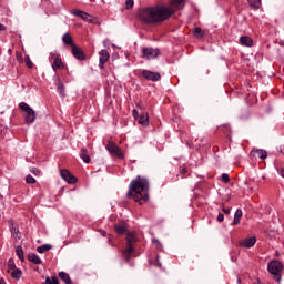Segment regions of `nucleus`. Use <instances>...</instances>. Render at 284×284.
I'll return each instance as SVG.
<instances>
[{"label":"nucleus","mask_w":284,"mask_h":284,"mask_svg":"<svg viewBox=\"0 0 284 284\" xmlns=\"http://www.w3.org/2000/svg\"><path fill=\"white\" fill-rule=\"evenodd\" d=\"M71 52H72V55L74 57V59H77L78 61H85V53L77 44L71 47Z\"/></svg>","instance_id":"f8f14e48"},{"label":"nucleus","mask_w":284,"mask_h":284,"mask_svg":"<svg viewBox=\"0 0 284 284\" xmlns=\"http://www.w3.org/2000/svg\"><path fill=\"white\" fill-rule=\"evenodd\" d=\"M223 212H224V214H230L231 210H230V207L223 209Z\"/></svg>","instance_id":"09e8293b"},{"label":"nucleus","mask_w":284,"mask_h":284,"mask_svg":"<svg viewBox=\"0 0 284 284\" xmlns=\"http://www.w3.org/2000/svg\"><path fill=\"white\" fill-rule=\"evenodd\" d=\"M50 250H52V245H50V244H43V245L37 247V252L39 254H44V252H50Z\"/></svg>","instance_id":"bb28decb"},{"label":"nucleus","mask_w":284,"mask_h":284,"mask_svg":"<svg viewBox=\"0 0 284 284\" xmlns=\"http://www.w3.org/2000/svg\"><path fill=\"white\" fill-rule=\"evenodd\" d=\"M80 158L84 163H90L91 159L90 155L88 154V149L82 148L80 151Z\"/></svg>","instance_id":"393cba45"},{"label":"nucleus","mask_w":284,"mask_h":284,"mask_svg":"<svg viewBox=\"0 0 284 284\" xmlns=\"http://www.w3.org/2000/svg\"><path fill=\"white\" fill-rule=\"evenodd\" d=\"M172 14H174V10L168 8V6H154L142 9L139 17L144 23H163Z\"/></svg>","instance_id":"f03ea898"},{"label":"nucleus","mask_w":284,"mask_h":284,"mask_svg":"<svg viewBox=\"0 0 284 284\" xmlns=\"http://www.w3.org/2000/svg\"><path fill=\"white\" fill-rule=\"evenodd\" d=\"M105 150L109 152V154H112V156H116L118 159H123V151H121V148L116 145L114 142L109 141L105 145Z\"/></svg>","instance_id":"39448f33"},{"label":"nucleus","mask_w":284,"mask_h":284,"mask_svg":"<svg viewBox=\"0 0 284 284\" xmlns=\"http://www.w3.org/2000/svg\"><path fill=\"white\" fill-rule=\"evenodd\" d=\"M102 236H108V233L105 231H100Z\"/></svg>","instance_id":"603ef678"},{"label":"nucleus","mask_w":284,"mask_h":284,"mask_svg":"<svg viewBox=\"0 0 284 284\" xmlns=\"http://www.w3.org/2000/svg\"><path fill=\"white\" fill-rule=\"evenodd\" d=\"M114 231L116 232V234L123 235V234H125V232H128V227H125V225L116 224L114 226Z\"/></svg>","instance_id":"c756f323"},{"label":"nucleus","mask_w":284,"mask_h":284,"mask_svg":"<svg viewBox=\"0 0 284 284\" xmlns=\"http://www.w3.org/2000/svg\"><path fill=\"white\" fill-rule=\"evenodd\" d=\"M241 247H254L256 245V236L246 237L240 242Z\"/></svg>","instance_id":"dca6fc26"},{"label":"nucleus","mask_w":284,"mask_h":284,"mask_svg":"<svg viewBox=\"0 0 284 284\" xmlns=\"http://www.w3.org/2000/svg\"><path fill=\"white\" fill-rule=\"evenodd\" d=\"M134 250H136V246L126 244L124 250H122V256L126 261V263L132 258V254H134Z\"/></svg>","instance_id":"ddd939ff"},{"label":"nucleus","mask_w":284,"mask_h":284,"mask_svg":"<svg viewBox=\"0 0 284 284\" xmlns=\"http://www.w3.org/2000/svg\"><path fill=\"white\" fill-rule=\"evenodd\" d=\"M237 283H241V277H237Z\"/></svg>","instance_id":"4d7b16f0"},{"label":"nucleus","mask_w":284,"mask_h":284,"mask_svg":"<svg viewBox=\"0 0 284 284\" xmlns=\"http://www.w3.org/2000/svg\"><path fill=\"white\" fill-rule=\"evenodd\" d=\"M71 14H73V17H79L80 19H82V21H87V23H92V16H90V13L85 11L73 9L71 11Z\"/></svg>","instance_id":"1a4fd4ad"},{"label":"nucleus","mask_w":284,"mask_h":284,"mask_svg":"<svg viewBox=\"0 0 284 284\" xmlns=\"http://www.w3.org/2000/svg\"><path fill=\"white\" fill-rule=\"evenodd\" d=\"M132 114L135 120H139L140 116H139V111H136V109H133Z\"/></svg>","instance_id":"79ce46f5"},{"label":"nucleus","mask_w":284,"mask_h":284,"mask_svg":"<svg viewBox=\"0 0 284 284\" xmlns=\"http://www.w3.org/2000/svg\"><path fill=\"white\" fill-rule=\"evenodd\" d=\"M30 172L34 174V176H40L41 171L38 168H31Z\"/></svg>","instance_id":"58836bf2"},{"label":"nucleus","mask_w":284,"mask_h":284,"mask_svg":"<svg viewBox=\"0 0 284 284\" xmlns=\"http://www.w3.org/2000/svg\"><path fill=\"white\" fill-rule=\"evenodd\" d=\"M136 108H139V110H143V106H141V103H138Z\"/></svg>","instance_id":"864d4df0"},{"label":"nucleus","mask_w":284,"mask_h":284,"mask_svg":"<svg viewBox=\"0 0 284 284\" xmlns=\"http://www.w3.org/2000/svg\"><path fill=\"white\" fill-rule=\"evenodd\" d=\"M60 176L70 185H74V183H77V176H74L68 169L60 170Z\"/></svg>","instance_id":"0eeeda50"},{"label":"nucleus","mask_w":284,"mask_h":284,"mask_svg":"<svg viewBox=\"0 0 284 284\" xmlns=\"http://www.w3.org/2000/svg\"><path fill=\"white\" fill-rule=\"evenodd\" d=\"M16 253H17L18 258H20L21 262H23L26 260V257L23 255L22 246H16Z\"/></svg>","instance_id":"7c9ffc66"},{"label":"nucleus","mask_w":284,"mask_h":284,"mask_svg":"<svg viewBox=\"0 0 284 284\" xmlns=\"http://www.w3.org/2000/svg\"><path fill=\"white\" fill-rule=\"evenodd\" d=\"M57 90L62 99H65V85L61 80L57 83Z\"/></svg>","instance_id":"5701e85b"},{"label":"nucleus","mask_w":284,"mask_h":284,"mask_svg":"<svg viewBox=\"0 0 284 284\" xmlns=\"http://www.w3.org/2000/svg\"><path fill=\"white\" fill-rule=\"evenodd\" d=\"M19 108H20V110H23V112H29L30 110H32L31 106H29L28 103H26V102H21L19 104Z\"/></svg>","instance_id":"f704fd0d"},{"label":"nucleus","mask_w":284,"mask_h":284,"mask_svg":"<svg viewBox=\"0 0 284 284\" xmlns=\"http://www.w3.org/2000/svg\"><path fill=\"white\" fill-rule=\"evenodd\" d=\"M62 42L64 45H70L71 48H74V45H77L74 43V40L72 39V34H70V32H67L62 36Z\"/></svg>","instance_id":"a211bd4d"},{"label":"nucleus","mask_w":284,"mask_h":284,"mask_svg":"<svg viewBox=\"0 0 284 284\" xmlns=\"http://www.w3.org/2000/svg\"><path fill=\"white\" fill-rule=\"evenodd\" d=\"M242 217H243V210L237 209L234 213L233 225H239V223H241Z\"/></svg>","instance_id":"b1692460"},{"label":"nucleus","mask_w":284,"mask_h":284,"mask_svg":"<svg viewBox=\"0 0 284 284\" xmlns=\"http://www.w3.org/2000/svg\"><path fill=\"white\" fill-rule=\"evenodd\" d=\"M181 174H183V175L187 174V169L186 168H182L181 169Z\"/></svg>","instance_id":"de8ad7c7"},{"label":"nucleus","mask_w":284,"mask_h":284,"mask_svg":"<svg viewBox=\"0 0 284 284\" xmlns=\"http://www.w3.org/2000/svg\"><path fill=\"white\" fill-rule=\"evenodd\" d=\"M125 6L128 10L134 8V0H126Z\"/></svg>","instance_id":"4c0bfd02"},{"label":"nucleus","mask_w":284,"mask_h":284,"mask_svg":"<svg viewBox=\"0 0 284 284\" xmlns=\"http://www.w3.org/2000/svg\"><path fill=\"white\" fill-rule=\"evenodd\" d=\"M7 267H8V272H10V270H14V267H17V265L14 264V260L10 258L7 263Z\"/></svg>","instance_id":"c9c22d12"},{"label":"nucleus","mask_w":284,"mask_h":284,"mask_svg":"<svg viewBox=\"0 0 284 284\" xmlns=\"http://www.w3.org/2000/svg\"><path fill=\"white\" fill-rule=\"evenodd\" d=\"M109 236V245H111L112 247H114V244H112V240L110 239V234H108Z\"/></svg>","instance_id":"8fccbe9b"},{"label":"nucleus","mask_w":284,"mask_h":284,"mask_svg":"<svg viewBox=\"0 0 284 284\" xmlns=\"http://www.w3.org/2000/svg\"><path fill=\"white\" fill-rule=\"evenodd\" d=\"M139 125H142V128H148L150 125V115L145 112L142 115L138 118Z\"/></svg>","instance_id":"f3484780"},{"label":"nucleus","mask_w":284,"mask_h":284,"mask_svg":"<svg viewBox=\"0 0 284 284\" xmlns=\"http://www.w3.org/2000/svg\"><path fill=\"white\" fill-rule=\"evenodd\" d=\"M193 34H194V37H196V39H203V37H205V31H203V29L196 27L193 29Z\"/></svg>","instance_id":"cd10ccee"},{"label":"nucleus","mask_w":284,"mask_h":284,"mask_svg":"<svg viewBox=\"0 0 284 284\" xmlns=\"http://www.w3.org/2000/svg\"><path fill=\"white\" fill-rule=\"evenodd\" d=\"M28 260L30 261V263H33L34 265H41L42 263L41 257H39V255L34 253H30L28 255Z\"/></svg>","instance_id":"4be33fe9"},{"label":"nucleus","mask_w":284,"mask_h":284,"mask_svg":"<svg viewBox=\"0 0 284 284\" xmlns=\"http://www.w3.org/2000/svg\"><path fill=\"white\" fill-rule=\"evenodd\" d=\"M217 221H219L220 223H223V221H225V215H223V213H219V215H217Z\"/></svg>","instance_id":"a19ab883"},{"label":"nucleus","mask_w":284,"mask_h":284,"mask_svg":"<svg viewBox=\"0 0 284 284\" xmlns=\"http://www.w3.org/2000/svg\"><path fill=\"white\" fill-rule=\"evenodd\" d=\"M23 276V272H21V268H16L11 272V277L14 278V281H19Z\"/></svg>","instance_id":"c85d7f7f"},{"label":"nucleus","mask_w":284,"mask_h":284,"mask_svg":"<svg viewBox=\"0 0 284 284\" xmlns=\"http://www.w3.org/2000/svg\"><path fill=\"white\" fill-rule=\"evenodd\" d=\"M42 284H59V278L57 276L47 277Z\"/></svg>","instance_id":"473e14b6"},{"label":"nucleus","mask_w":284,"mask_h":284,"mask_svg":"<svg viewBox=\"0 0 284 284\" xmlns=\"http://www.w3.org/2000/svg\"><path fill=\"white\" fill-rule=\"evenodd\" d=\"M148 192H150V181L148 178L138 175L131 181L126 196L128 199H133L135 203L143 205V203H148L150 199V194Z\"/></svg>","instance_id":"f257e3e1"},{"label":"nucleus","mask_w":284,"mask_h":284,"mask_svg":"<svg viewBox=\"0 0 284 284\" xmlns=\"http://www.w3.org/2000/svg\"><path fill=\"white\" fill-rule=\"evenodd\" d=\"M155 266L156 267H162V264H161V262L159 261V256H156V261H155Z\"/></svg>","instance_id":"a18cd8bd"},{"label":"nucleus","mask_w":284,"mask_h":284,"mask_svg":"<svg viewBox=\"0 0 284 284\" xmlns=\"http://www.w3.org/2000/svg\"><path fill=\"white\" fill-rule=\"evenodd\" d=\"M277 172H280V175L283 176V179H284V166L277 169Z\"/></svg>","instance_id":"c03bdc74"},{"label":"nucleus","mask_w":284,"mask_h":284,"mask_svg":"<svg viewBox=\"0 0 284 284\" xmlns=\"http://www.w3.org/2000/svg\"><path fill=\"white\" fill-rule=\"evenodd\" d=\"M103 47L104 48H110V39H105V40H103Z\"/></svg>","instance_id":"37998d69"},{"label":"nucleus","mask_w":284,"mask_h":284,"mask_svg":"<svg viewBox=\"0 0 284 284\" xmlns=\"http://www.w3.org/2000/svg\"><path fill=\"white\" fill-rule=\"evenodd\" d=\"M37 119V114L34 113V109H31L26 112V123H34Z\"/></svg>","instance_id":"412c9836"},{"label":"nucleus","mask_w":284,"mask_h":284,"mask_svg":"<svg viewBox=\"0 0 284 284\" xmlns=\"http://www.w3.org/2000/svg\"><path fill=\"white\" fill-rule=\"evenodd\" d=\"M17 59H18V61H19V63H23V55H17Z\"/></svg>","instance_id":"49530a36"},{"label":"nucleus","mask_w":284,"mask_h":284,"mask_svg":"<svg viewBox=\"0 0 284 284\" xmlns=\"http://www.w3.org/2000/svg\"><path fill=\"white\" fill-rule=\"evenodd\" d=\"M9 230L11 232V236L16 239V241H21V231H19V225L14 224V221L9 220Z\"/></svg>","instance_id":"9b49d317"},{"label":"nucleus","mask_w":284,"mask_h":284,"mask_svg":"<svg viewBox=\"0 0 284 284\" xmlns=\"http://www.w3.org/2000/svg\"><path fill=\"white\" fill-rule=\"evenodd\" d=\"M251 159H262L265 160L267 156V151L263 149H253L250 153Z\"/></svg>","instance_id":"4468645a"},{"label":"nucleus","mask_w":284,"mask_h":284,"mask_svg":"<svg viewBox=\"0 0 284 284\" xmlns=\"http://www.w3.org/2000/svg\"><path fill=\"white\" fill-rule=\"evenodd\" d=\"M24 63H26L27 68H29V69L34 68V63H32V60H30V55H26Z\"/></svg>","instance_id":"72a5a7b5"},{"label":"nucleus","mask_w":284,"mask_h":284,"mask_svg":"<svg viewBox=\"0 0 284 284\" xmlns=\"http://www.w3.org/2000/svg\"><path fill=\"white\" fill-rule=\"evenodd\" d=\"M240 43L241 45H245L246 48H252V45H254V40L248 36H242L240 37Z\"/></svg>","instance_id":"6ab92c4d"},{"label":"nucleus","mask_w":284,"mask_h":284,"mask_svg":"<svg viewBox=\"0 0 284 284\" xmlns=\"http://www.w3.org/2000/svg\"><path fill=\"white\" fill-rule=\"evenodd\" d=\"M0 284H7V283H6V280L0 278Z\"/></svg>","instance_id":"5fc2aeb1"},{"label":"nucleus","mask_w":284,"mask_h":284,"mask_svg":"<svg viewBox=\"0 0 284 284\" xmlns=\"http://www.w3.org/2000/svg\"><path fill=\"white\" fill-rule=\"evenodd\" d=\"M161 55V51L154 48H143L142 49V58L148 61H152V59H156Z\"/></svg>","instance_id":"423d86ee"},{"label":"nucleus","mask_w":284,"mask_h":284,"mask_svg":"<svg viewBox=\"0 0 284 284\" xmlns=\"http://www.w3.org/2000/svg\"><path fill=\"white\" fill-rule=\"evenodd\" d=\"M267 270L270 274L275 276L276 283H281V272H283V263L278 260H272L267 264Z\"/></svg>","instance_id":"7ed1b4c3"},{"label":"nucleus","mask_w":284,"mask_h":284,"mask_svg":"<svg viewBox=\"0 0 284 284\" xmlns=\"http://www.w3.org/2000/svg\"><path fill=\"white\" fill-rule=\"evenodd\" d=\"M49 60L53 61L52 63V70L57 72V70H63L65 68V64L63 63V60L61 59V54L58 52H51L49 54Z\"/></svg>","instance_id":"20e7f679"},{"label":"nucleus","mask_w":284,"mask_h":284,"mask_svg":"<svg viewBox=\"0 0 284 284\" xmlns=\"http://www.w3.org/2000/svg\"><path fill=\"white\" fill-rule=\"evenodd\" d=\"M142 77L146 81H153V82L161 81V73L150 71V70H143L142 71Z\"/></svg>","instance_id":"6e6552de"},{"label":"nucleus","mask_w":284,"mask_h":284,"mask_svg":"<svg viewBox=\"0 0 284 284\" xmlns=\"http://www.w3.org/2000/svg\"><path fill=\"white\" fill-rule=\"evenodd\" d=\"M183 6H185V0H171L169 7L170 10H173V14L174 12H176V10H181V8H183Z\"/></svg>","instance_id":"2eb2a0df"},{"label":"nucleus","mask_w":284,"mask_h":284,"mask_svg":"<svg viewBox=\"0 0 284 284\" xmlns=\"http://www.w3.org/2000/svg\"><path fill=\"white\" fill-rule=\"evenodd\" d=\"M153 243H159V240H153Z\"/></svg>","instance_id":"6e6d98bb"},{"label":"nucleus","mask_w":284,"mask_h":284,"mask_svg":"<svg viewBox=\"0 0 284 284\" xmlns=\"http://www.w3.org/2000/svg\"><path fill=\"white\" fill-rule=\"evenodd\" d=\"M100 58H99V68L100 70H103L105 68V64L108 61H110V52L108 50L102 49L100 52Z\"/></svg>","instance_id":"9d476101"},{"label":"nucleus","mask_w":284,"mask_h":284,"mask_svg":"<svg viewBox=\"0 0 284 284\" xmlns=\"http://www.w3.org/2000/svg\"><path fill=\"white\" fill-rule=\"evenodd\" d=\"M3 30H6V26L0 23V32L3 31Z\"/></svg>","instance_id":"3c124183"},{"label":"nucleus","mask_w":284,"mask_h":284,"mask_svg":"<svg viewBox=\"0 0 284 284\" xmlns=\"http://www.w3.org/2000/svg\"><path fill=\"white\" fill-rule=\"evenodd\" d=\"M139 241V239L136 237V235L132 232L126 233V245H133L134 247H136V242Z\"/></svg>","instance_id":"aec40b11"},{"label":"nucleus","mask_w":284,"mask_h":284,"mask_svg":"<svg viewBox=\"0 0 284 284\" xmlns=\"http://www.w3.org/2000/svg\"><path fill=\"white\" fill-rule=\"evenodd\" d=\"M26 182L29 184V185H33V183H37V179H34L32 175H27L26 178Z\"/></svg>","instance_id":"e433bc0d"},{"label":"nucleus","mask_w":284,"mask_h":284,"mask_svg":"<svg viewBox=\"0 0 284 284\" xmlns=\"http://www.w3.org/2000/svg\"><path fill=\"white\" fill-rule=\"evenodd\" d=\"M251 8L258 10L261 8V0H247Z\"/></svg>","instance_id":"2f4dec72"},{"label":"nucleus","mask_w":284,"mask_h":284,"mask_svg":"<svg viewBox=\"0 0 284 284\" xmlns=\"http://www.w3.org/2000/svg\"><path fill=\"white\" fill-rule=\"evenodd\" d=\"M59 278H61V281H63L65 284H72V278H70V275L65 272H60Z\"/></svg>","instance_id":"a878e982"},{"label":"nucleus","mask_w":284,"mask_h":284,"mask_svg":"<svg viewBox=\"0 0 284 284\" xmlns=\"http://www.w3.org/2000/svg\"><path fill=\"white\" fill-rule=\"evenodd\" d=\"M222 181H223V183H227L230 181V175L227 173H223Z\"/></svg>","instance_id":"ea45409f"}]
</instances>
